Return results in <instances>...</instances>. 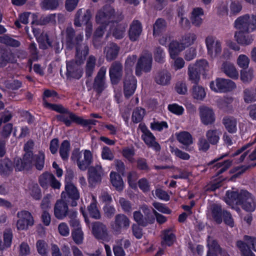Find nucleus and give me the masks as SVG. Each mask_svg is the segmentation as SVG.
I'll return each instance as SVG.
<instances>
[{
    "instance_id": "nucleus-1",
    "label": "nucleus",
    "mask_w": 256,
    "mask_h": 256,
    "mask_svg": "<svg viewBox=\"0 0 256 256\" xmlns=\"http://www.w3.org/2000/svg\"><path fill=\"white\" fill-rule=\"evenodd\" d=\"M226 196L225 202L230 206H240L243 210L249 212H254L256 209L254 198L246 190L228 191Z\"/></svg>"
},
{
    "instance_id": "nucleus-2",
    "label": "nucleus",
    "mask_w": 256,
    "mask_h": 256,
    "mask_svg": "<svg viewBox=\"0 0 256 256\" xmlns=\"http://www.w3.org/2000/svg\"><path fill=\"white\" fill-rule=\"evenodd\" d=\"M83 36L78 34L75 36V31L72 27L68 28L66 30V46L68 48L72 50L75 48L76 56L86 58L89 53V48L88 44L82 42Z\"/></svg>"
},
{
    "instance_id": "nucleus-3",
    "label": "nucleus",
    "mask_w": 256,
    "mask_h": 256,
    "mask_svg": "<svg viewBox=\"0 0 256 256\" xmlns=\"http://www.w3.org/2000/svg\"><path fill=\"white\" fill-rule=\"evenodd\" d=\"M123 18L121 13L116 16L114 8L106 4L97 12L96 21L98 24L106 26L110 22H118L122 20Z\"/></svg>"
},
{
    "instance_id": "nucleus-4",
    "label": "nucleus",
    "mask_w": 256,
    "mask_h": 256,
    "mask_svg": "<svg viewBox=\"0 0 256 256\" xmlns=\"http://www.w3.org/2000/svg\"><path fill=\"white\" fill-rule=\"evenodd\" d=\"M85 59L84 56L76 57L74 60H72L66 62V76L68 78L80 79L82 75V70L80 65Z\"/></svg>"
},
{
    "instance_id": "nucleus-5",
    "label": "nucleus",
    "mask_w": 256,
    "mask_h": 256,
    "mask_svg": "<svg viewBox=\"0 0 256 256\" xmlns=\"http://www.w3.org/2000/svg\"><path fill=\"white\" fill-rule=\"evenodd\" d=\"M71 158L76 160L77 164L82 170H85L89 168L92 162V154L89 150H85L84 152V158H82L81 152L78 150H74L72 153Z\"/></svg>"
},
{
    "instance_id": "nucleus-6",
    "label": "nucleus",
    "mask_w": 256,
    "mask_h": 256,
    "mask_svg": "<svg viewBox=\"0 0 256 256\" xmlns=\"http://www.w3.org/2000/svg\"><path fill=\"white\" fill-rule=\"evenodd\" d=\"M61 198L71 206H76L78 204L77 200L80 198V193L74 184H65L64 191L62 192Z\"/></svg>"
},
{
    "instance_id": "nucleus-7",
    "label": "nucleus",
    "mask_w": 256,
    "mask_h": 256,
    "mask_svg": "<svg viewBox=\"0 0 256 256\" xmlns=\"http://www.w3.org/2000/svg\"><path fill=\"white\" fill-rule=\"evenodd\" d=\"M142 212L145 215V217L140 211H135L133 214L134 220L139 225L144 227L148 226V224H152L155 221V218L152 214L150 210L145 206L141 208Z\"/></svg>"
},
{
    "instance_id": "nucleus-8",
    "label": "nucleus",
    "mask_w": 256,
    "mask_h": 256,
    "mask_svg": "<svg viewBox=\"0 0 256 256\" xmlns=\"http://www.w3.org/2000/svg\"><path fill=\"white\" fill-rule=\"evenodd\" d=\"M152 58L151 54H146L138 60L136 67V74L141 76L142 72H148L152 70Z\"/></svg>"
},
{
    "instance_id": "nucleus-9",
    "label": "nucleus",
    "mask_w": 256,
    "mask_h": 256,
    "mask_svg": "<svg viewBox=\"0 0 256 256\" xmlns=\"http://www.w3.org/2000/svg\"><path fill=\"white\" fill-rule=\"evenodd\" d=\"M210 88L215 92H226L235 88L236 85L230 80L218 78L216 79L215 82H210Z\"/></svg>"
},
{
    "instance_id": "nucleus-10",
    "label": "nucleus",
    "mask_w": 256,
    "mask_h": 256,
    "mask_svg": "<svg viewBox=\"0 0 256 256\" xmlns=\"http://www.w3.org/2000/svg\"><path fill=\"white\" fill-rule=\"evenodd\" d=\"M88 182L90 186H95L102 182L104 172L100 165L96 164L95 166H91L88 168Z\"/></svg>"
},
{
    "instance_id": "nucleus-11",
    "label": "nucleus",
    "mask_w": 256,
    "mask_h": 256,
    "mask_svg": "<svg viewBox=\"0 0 256 256\" xmlns=\"http://www.w3.org/2000/svg\"><path fill=\"white\" fill-rule=\"evenodd\" d=\"M18 220L16 222V228L18 230H26L29 226L34 224V218L32 214L27 210H22L16 214Z\"/></svg>"
},
{
    "instance_id": "nucleus-12",
    "label": "nucleus",
    "mask_w": 256,
    "mask_h": 256,
    "mask_svg": "<svg viewBox=\"0 0 256 256\" xmlns=\"http://www.w3.org/2000/svg\"><path fill=\"white\" fill-rule=\"evenodd\" d=\"M123 74V66L118 61L113 62L109 68V75L112 85H116L120 81Z\"/></svg>"
},
{
    "instance_id": "nucleus-13",
    "label": "nucleus",
    "mask_w": 256,
    "mask_h": 256,
    "mask_svg": "<svg viewBox=\"0 0 256 256\" xmlns=\"http://www.w3.org/2000/svg\"><path fill=\"white\" fill-rule=\"evenodd\" d=\"M123 82L124 96L126 98H129L135 92L136 80L131 72H126Z\"/></svg>"
},
{
    "instance_id": "nucleus-14",
    "label": "nucleus",
    "mask_w": 256,
    "mask_h": 256,
    "mask_svg": "<svg viewBox=\"0 0 256 256\" xmlns=\"http://www.w3.org/2000/svg\"><path fill=\"white\" fill-rule=\"evenodd\" d=\"M205 42L208 54L212 58H214L220 54L221 43L220 41L216 40L215 37L209 36L206 38Z\"/></svg>"
},
{
    "instance_id": "nucleus-15",
    "label": "nucleus",
    "mask_w": 256,
    "mask_h": 256,
    "mask_svg": "<svg viewBox=\"0 0 256 256\" xmlns=\"http://www.w3.org/2000/svg\"><path fill=\"white\" fill-rule=\"evenodd\" d=\"M39 183L42 187L47 188L48 186L54 189H60V183L54 175L49 172H44L39 177Z\"/></svg>"
},
{
    "instance_id": "nucleus-16",
    "label": "nucleus",
    "mask_w": 256,
    "mask_h": 256,
    "mask_svg": "<svg viewBox=\"0 0 256 256\" xmlns=\"http://www.w3.org/2000/svg\"><path fill=\"white\" fill-rule=\"evenodd\" d=\"M139 127L143 133L142 138L146 144L158 152L160 150V145L155 141V137L148 130L146 126L140 124Z\"/></svg>"
},
{
    "instance_id": "nucleus-17",
    "label": "nucleus",
    "mask_w": 256,
    "mask_h": 256,
    "mask_svg": "<svg viewBox=\"0 0 256 256\" xmlns=\"http://www.w3.org/2000/svg\"><path fill=\"white\" fill-rule=\"evenodd\" d=\"M17 59L12 51L4 46L0 47V68H4L8 64L16 63Z\"/></svg>"
},
{
    "instance_id": "nucleus-18",
    "label": "nucleus",
    "mask_w": 256,
    "mask_h": 256,
    "mask_svg": "<svg viewBox=\"0 0 256 256\" xmlns=\"http://www.w3.org/2000/svg\"><path fill=\"white\" fill-rule=\"evenodd\" d=\"M106 68L102 67L98 70L96 76L95 77L93 84V89L100 94L106 88L105 75Z\"/></svg>"
},
{
    "instance_id": "nucleus-19",
    "label": "nucleus",
    "mask_w": 256,
    "mask_h": 256,
    "mask_svg": "<svg viewBox=\"0 0 256 256\" xmlns=\"http://www.w3.org/2000/svg\"><path fill=\"white\" fill-rule=\"evenodd\" d=\"M202 122L204 125L212 124L215 121V114L212 108L201 106L198 108Z\"/></svg>"
},
{
    "instance_id": "nucleus-20",
    "label": "nucleus",
    "mask_w": 256,
    "mask_h": 256,
    "mask_svg": "<svg viewBox=\"0 0 256 256\" xmlns=\"http://www.w3.org/2000/svg\"><path fill=\"white\" fill-rule=\"evenodd\" d=\"M130 222L128 218L124 214H118L114 218V222L112 228L118 234H120L122 228H128Z\"/></svg>"
},
{
    "instance_id": "nucleus-21",
    "label": "nucleus",
    "mask_w": 256,
    "mask_h": 256,
    "mask_svg": "<svg viewBox=\"0 0 256 256\" xmlns=\"http://www.w3.org/2000/svg\"><path fill=\"white\" fill-rule=\"evenodd\" d=\"M251 32L238 30L234 34L236 41L238 44L244 46L251 44L254 40V35L250 34Z\"/></svg>"
},
{
    "instance_id": "nucleus-22",
    "label": "nucleus",
    "mask_w": 256,
    "mask_h": 256,
    "mask_svg": "<svg viewBox=\"0 0 256 256\" xmlns=\"http://www.w3.org/2000/svg\"><path fill=\"white\" fill-rule=\"evenodd\" d=\"M92 232L97 239L105 240L108 237L106 226L100 222H95L92 224Z\"/></svg>"
},
{
    "instance_id": "nucleus-23",
    "label": "nucleus",
    "mask_w": 256,
    "mask_h": 256,
    "mask_svg": "<svg viewBox=\"0 0 256 256\" xmlns=\"http://www.w3.org/2000/svg\"><path fill=\"white\" fill-rule=\"evenodd\" d=\"M178 140L182 144L181 148L186 151L190 152L194 150L193 146L190 145L193 143L192 135L187 132H182L176 135Z\"/></svg>"
},
{
    "instance_id": "nucleus-24",
    "label": "nucleus",
    "mask_w": 256,
    "mask_h": 256,
    "mask_svg": "<svg viewBox=\"0 0 256 256\" xmlns=\"http://www.w3.org/2000/svg\"><path fill=\"white\" fill-rule=\"evenodd\" d=\"M142 30V24L138 20H134L130 26L128 36L130 40L135 42L139 38Z\"/></svg>"
},
{
    "instance_id": "nucleus-25",
    "label": "nucleus",
    "mask_w": 256,
    "mask_h": 256,
    "mask_svg": "<svg viewBox=\"0 0 256 256\" xmlns=\"http://www.w3.org/2000/svg\"><path fill=\"white\" fill-rule=\"evenodd\" d=\"M14 168L13 162L8 158H4L0 160V176L8 177L11 175Z\"/></svg>"
},
{
    "instance_id": "nucleus-26",
    "label": "nucleus",
    "mask_w": 256,
    "mask_h": 256,
    "mask_svg": "<svg viewBox=\"0 0 256 256\" xmlns=\"http://www.w3.org/2000/svg\"><path fill=\"white\" fill-rule=\"evenodd\" d=\"M68 203L62 200L56 202L54 207V214L58 219L62 220L67 216Z\"/></svg>"
},
{
    "instance_id": "nucleus-27",
    "label": "nucleus",
    "mask_w": 256,
    "mask_h": 256,
    "mask_svg": "<svg viewBox=\"0 0 256 256\" xmlns=\"http://www.w3.org/2000/svg\"><path fill=\"white\" fill-rule=\"evenodd\" d=\"M120 50V47L115 43L112 42L108 44L104 49L106 60L110 62L116 58Z\"/></svg>"
},
{
    "instance_id": "nucleus-28",
    "label": "nucleus",
    "mask_w": 256,
    "mask_h": 256,
    "mask_svg": "<svg viewBox=\"0 0 256 256\" xmlns=\"http://www.w3.org/2000/svg\"><path fill=\"white\" fill-rule=\"evenodd\" d=\"M171 80V74L170 72L166 70H159L155 76L154 81L160 85L166 86L170 83Z\"/></svg>"
},
{
    "instance_id": "nucleus-29",
    "label": "nucleus",
    "mask_w": 256,
    "mask_h": 256,
    "mask_svg": "<svg viewBox=\"0 0 256 256\" xmlns=\"http://www.w3.org/2000/svg\"><path fill=\"white\" fill-rule=\"evenodd\" d=\"M221 70L228 76L232 79H238V72L234 64L229 62H224L222 63Z\"/></svg>"
},
{
    "instance_id": "nucleus-30",
    "label": "nucleus",
    "mask_w": 256,
    "mask_h": 256,
    "mask_svg": "<svg viewBox=\"0 0 256 256\" xmlns=\"http://www.w3.org/2000/svg\"><path fill=\"white\" fill-rule=\"evenodd\" d=\"M167 24L166 21L161 18L156 20L153 25V35L154 37L162 35L166 30Z\"/></svg>"
},
{
    "instance_id": "nucleus-31",
    "label": "nucleus",
    "mask_w": 256,
    "mask_h": 256,
    "mask_svg": "<svg viewBox=\"0 0 256 256\" xmlns=\"http://www.w3.org/2000/svg\"><path fill=\"white\" fill-rule=\"evenodd\" d=\"M222 123L226 129L230 133H234L236 132V120L233 116H226L222 120Z\"/></svg>"
},
{
    "instance_id": "nucleus-32",
    "label": "nucleus",
    "mask_w": 256,
    "mask_h": 256,
    "mask_svg": "<svg viewBox=\"0 0 256 256\" xmlns=\"http://www.w3.org/2000/svg\"><path fill=\"white\" fill-rule=\"evenodd\" d=\"M70 118L73 121L78 124L82 125L84 127H88V130L91 128L90 126L96 125V122H98L96 120H85L81 117H79L76 116L74 113L70 114Z\"/></svg>"
},
{
    "instance_id": "nucleus-33",
    "label": "nucleus",
    "mask_w": 256,
    "mask_h": 256,
    "mask_svg": "<svg viewBox=\"0 0 256 256\" xmlns=\"http://www.w3.org/2000/svg\"><path fill=\"white\" fill-rule=\"evenodd\" d=\"M221 134L222 132L218 129H210L206 132V136L211 144L215 146L218 144Z\"/></svg>"
},
{
    "instance_id": "nucleus-34",
    "label": "nucleus",
    "mask_w": 256,
    "mask_h": 256,
    "mask_svg": "<svg viewBox=\"0 0 256 256\" xmlns=\"http://www.w3.org/2000/svg\"><path fill=\"white\" fill-rule=\"evenodd\" d=\"M182 44V42L176 41H173L170 44L169 52L171 58H176L180 52L185 48Z\"/></svg>"
},
{
    "instance_id": "nucleus-35",
    "label": "nucleus",
    "mask_w": 256,
    "mask_h": 256,
    "mask_svg": "<svg viewBox=\"0 0 256 256\" xmlns=\"http://www.w3.org/2000/svg\"><path fill=\"white\" fill-rule=\"evenodd\" d=\"M210 211L214 220L218 224L222 222V206L220 204H214L211 206Z\"/></svg>"
},
{
    "instance_id": "nucleus-36",
    "label": "nucleus",
    "mask_w": 256,
    "mask_h": 256,
    "mask_svg": "<svg viewBox=\"0 0 256 256\" xmlns=\"http://www.w3.org/2000/svg\"><path fill=\"white\" fill-rule=\"evenodd\" d=\"M188 74L189 80L194 84H198L200 80V76L202 73L196 68V66L193 64H190L188 68Z\"/></svg>"
},
{
    "instance_id": "nucleus-37",
    "label": "nucleus",
    "mask_w": 256,
    "mask_h": 256,
    "mask_svg": "<svg viewBox=\"0 0 256 256\" xmlns=\"http://www.w3.org/2000/svg\"><path fill=\"white\" fill-rule=\"evenodd\" d=\"M111 183L116 190L122 191L124 187V184L121 176L116 172H111L110 174Z\"/></svg>"
},
{
    "instance_id": "nucleus-38",
    "label": "nucleus",
    "mask_w": 256,
    "mask_h": 256,
    "mask_svg": "<svg viewBox=\"0 0 256 256\" xmlns=\"http://www.w3.org/2000/svg\"><path fill=\"white\" fill-rule=\"evenodd\" d=\"M96 61V58L93 55L90 56L88 58L85 66L86 76L91 77L92 76L95 70Z\"/></svg>"
},
{
    "instance_id": "nucleus-39",
    "label": "nucleus",
    "mask_w": 256,
    "mask_h": 256,
    "mask_svg": "<svg viewBox=\"0 0 256 256\" xmlns=\"http://www.w3.org/2000/svg\"><path fill=\"white\" fill-rule=\"evenodd\" d=\"M204 15L203 10L200 8H194L192 12L191 20L192 24L199 26L202 23L201 16Z\"/></svg>"
},
{
    "instance_id": "nucleus-40",
    "label": "nucleus",
    "mask_w": 256,
    "mask_h": 256,
    "mask_svg": "<svg viewBox=\"0 0 256 256\" xmlns=\"http://www.w3.org/2000/svg\"><path fill=\"white\" fill-rule=\"evenodd\" d=\"M39 42H44L48 44L50 46H54L56 52L58 53L62 50L63 44H60V42H56L54 46L52 45V42L50 41L47 33L42 32L38 38Z\"/></svg>"
},
{
    "instance_id": "nucleus-41",
    "label": "nucleus",
    "mask_w": 256,
    "mask_h": 256,
    "mask_svg": "<svg viewBox=\"0 0 256 256\" xmlns=\"http://www.w3.org/2000/svg\"><path fill=\"white\" fill-rule=\"evenodd\" d=\"M0 43L11 47L17 48L20 46V42L13 38L8 34L0 36Z\"/></svg>"
},
{
    "instance_id": "nucleus-42",
    "label": "nucleus",
    "mask_w": 256,
    "mask_h": 256,
    "mask_svg": "<svg viewBox=\"0 0 256 256\" xmlns=\"http://www.w3.org/2000/svg\"><path fill=\"white\" fill-rule=\"evenodd\" d=\"M70 146V142L67 140H64L60 144V154L64 160H66L68 158Z\"/></svg>"
},
{
    "instance_id": "nucleus-43",
    "label": "nucleus",
    "mask_w": 256,
    "mask_h": 256,
    "mask_svg": "<svg viewBox=\"0 0 256 256\" xmlns=\"http://www.w3.org/2000/svg\"><path fill=\"white\" fill-rule=\"evenodd\" d=\"M248 244L242 240H238L236 242V246L240 250L242 256H255Z\"/></svg>"
},
{
    "instance_id": "nucleus-44",
    "label": "nucleus",
    "mask_w": 256,
    "mask_h": 256,
    "mask_svg": "<svg viewBox=\"0 0 256 256\" xmlns=\"http://www.w3.org/2000/svg\"><path fill=\"white\" fill-rule=\"evenodd\" d=\"M248 244L242 240H238L236 242V246L240 250L242 256H255Z\"/></svg>"
},
{
    "instance_id": "nucleus-45",
    "label": "nucleus",
    "mask_w": 256,
    "mask_h": 256,
    "mask_svg": "<svg viewBox=\"0 0 256 256\" xmlns=\"http://www.w3.org/2000/svg\"><path fill=\"white\" fill-rule=\"evenodd\" d=\"M176 240L175 235L170 230H166L164 231L163 240L162 242V244L164 246L166 244L168 246H171Z\"/></svg>"
},
{
    "instance_id": "nucleus-46",
    "label": "nucleus",
    "mask_w": 256,
    "mask_h": 256,
    "mask_svg": "<svg viewBox=\"0 0 256 256\" xmlns=\"http://www.w3.org/2000/svg\"><path fill=\"white\" fill-rule=\"evenodd\" d=\"M34 165L38 170H42L44 165V154L42 152H40L34 158Z\"/></svg>"
},
{
    "instance_id": "nucleus-47",
    "label": "nucleus",
    "mask_w": 256,
    "mask_h": 256,
    "mask_svg": "<svg viewBox=\"0 0 256 256\" xmlns=\"http://www.w3.org/2000/svg\"><path fill=\"white\" fill-rule=\"evenodd\" d=\"M127 26L126 24H120L114 29L112 31V36L116 39L120 40L122 38L126 32V29Z\"/></svg>"
},
{
    "instance_id": "nucleus-48",
    "label": "nucleus",
    "mask_w": 256,
    "mask_h": 256,
    "mask_svg": "<svg viewBox=\"0 0 256 256\" xmlns=\"http://www.w3.org/2000/svg\"><path fill=\"white\" fill-rule=\"evenodd\" d=\"M145 114L144 109L138 107L136 108L132 112V119L134 122L138 123L140 122Z\"/></svg>"
},
{
    "instance_id": "nucleus-49",
    "label": "nucleus",
    "mask_w": 256,
    "mask_h": 256,
    "mask_svg": "<svg viewBox=\"0 0 256 256\" xmlns=\"http://www.w3.org/2000/svg\"><path fill=\"white\" fill-rule=\"evenodd\" d=\"M192 88V96L194 98L202 100L206 96V92L204 88L198 86V84H194Z\"/></svg>"
},
{
    "instance_id": "nucleus-50",
    "label": "nucleus",
    "mask_w": 256,
    "mask_h": 256,
    "mask_svg": "<svg viewBox=\"0 0 256 256\" xmlns=\"http://www.w3.org/2000/svg\"><path fill=\"white\" fill-rule=\"evenodd\" d=\"M59 6L58 0H44L41 4V7L46 10H54Z\"/></svg>"
},
{
    "instance_id": "nucleus-51",
    "label": "nucleus",
    "mask_w": 256,
    "mask_h": 256,
    "mask_svg": "<svg viewBox=\"0 0 256 256\" xmlns=\"http://www.w3.org/2000/svg\"><path fill=\"white\" fill-rule=\"evenodd\" d=\"M154 60L158 63L162 64L164 62L165 53L160 46L156 47L153 52Z\"/></svg>"
},
{
    "instance_id": "nucleus-52",
    "label": "nucleus",
    "mask_w": 256,
    "mask_h": 256,
    "mask_svg": "<svg viewBox=\"0 0 256 256\" xmlns=\"http://www.w3.org/2000/svg\"><path fill=\"white\" fill-rule=\"evenodd\" d=\"M36 247L38 253L42 256H47L48 254V244L42 240H38L36 243Z\"/></svg>"
},
{
    "instance_id": "nucleus-53",
    "label": "nucleus",
    "mask_w": 256,
    "mask_h": 256,
    "mask_svg": "<svg viewBox=\"0 0 256 256\" xmlns=\"http://www.w3.org/2000/svg\"><path fill=\"white\" fill-rule=\"evenodd\" d=\"M45 104L50 109L54 110L58 112L60 114H68L69 118L70 114L72 113V112H70L68 108L64 107L62 104H52L48 102H46Z\"/></svg>"
},
{
    "instance_id": "nucleus-54",
    "label": "nucleus",
    "mask_w": 256,
    "mask_h": 256,
    "mask_svg": "<svg viewBox=\"0 0 256 256\" xmlns=\"http://www.w3.org/2000/svg\"><path fill=\"white\" fill-rule=\"evenodd\" d=\"M72 236L74 242L77 244H80L83 242L84 233L81 228L73 230L72 232Z\"/></svg>"
},
{
    "instance_id": "nucleus-55",
    "label": "nucleus",
    "mask_w": 256,
    "mask_h": 256,
    "mask_svg": "<svg viewBox=\"0 0 256 256\" xmlns=\"http://www.w3.org/2000/svg\"><path fill=\"white\" fill-rule=\"evenodd\" d=\"M196 39V36L194 34L189 33L186 34L182 38V44L184 46V48L192 44Z\"/></svg>"
},
{
    "instance_id": "nucleus-56",
    "label": "nucleus",
    "mask_w": 256,
    "mask_h": 256,
    "mask_svg": "<svg viewBox=\"0 0 256 256\" xmlns=\"http://www.w3.org/2000/svg\"><path fill=\"white\" fill-rule=\"evenodd\" d=\"M193 64L196 66L197 69L203 74H204L208 70V63L206 60H200L196 61V62Z\"/></svg>"
},
{
    "instance_id": "nucleus-57",
    "label": "nucleus",
    "mask_w": 256,
    "mask_h": 256,
    "mask_svg": "<svg viewBox=\"0 0 256 256\" xmlns=\"http://www.w3.org/2000/svg\"><path fill=\"white\" fill-rule=\"evenodd\" d=\"M88 210L90 216L92 218L96 220H98L100 218V214L96 203L92 202L88 206Z\"/></svg>"
},
{
    "instance_id": "nucleus-58",
    "label": "nucleus",
    "mask_w": 256,
    "mask_h": 256,
    "mask_svg": "<svg viewBox=\"0 0 256 256\" xmlns=\"http://www.w3.org/2000/svg\"><path fill=\"white\" fill-rule=\"evenodd\" d=\"M120 204L122 210L127 214H130L132 212V204L131 202L124 198H120L119 200Z\"/></svg>"
},
{
    "instance_id": "nucleus-59",
    "label": "nucleus",
    "mask_w": 256,
    "mask_h": 256,
    "mask_svg": "<svg viewBox=\"0 0 256 256\" xmlns=\"http://www.w3.org/2000/svg\"><path fill=\"white\" fill-rule=\"evenodd\" d=\"M207 246L208 248V250L214 253H217L218 250H220V247L216 240H213L210 236L208 238Z\"/></svg>"
},
{
    "instance_id": "nucleus-60",
    "label": "nucleus",
    "mask_w": 256,
    "mask_h": 256,
    "mask_svg": "<svg viewBox=\"0 0 256 256\" xmlns=\"http://www.w3.org/2000/svg\"><path fill=\"white\" fill-rule=\"evenodd\" d=\"M197 144L200 151L206 152L210 148V144L208 142L206 138H205L203 137H200L198 138Z\"/></svg>"
},
{
    "instance_id": "nucleus-61",
    "label": "nucleus",
    "mask_w": 256,
    "mask_h": 256,
    "mask_svg": "<svg viewBox=\"0 0 256 256\" xmlns=\"http://www.w3.org/2000/svg\"><path fill=\"white\" fill-rule=\"evenodd\" d=\"M170 148L171 152L174 154L178 158L183 160H188L190 159V156L188 153L185 152L178 148H174V147L172 146H170Z\"/></svg>"
},
{
    "instance_id": "nucleus-62",
    "label": "nucleus",
    "mask_w": 256,
    "mask_h": 256,
    "mask_svg": "<svg viewBox=\"0 0 256 256\" xmlns=\"http://www.w3.org/2000/svg\"><path fill=\"white\" fill-rule=\"evenodd\" d=\"M34 158L33 153L28 152L25 153L23 156L22 158V160L24 162V164H25L28 170L32 166Z\"/></svg>"
},
{
    "instance_id": "nucleus-63",
    "label": "nucleus",
    "mask_w": 256,
    "mask_h": 256,
    "mask_svg": "<svg viewBox=\"0 0 256 256\" xmlns=\"http://www.w3.org/2000/svg\"><path fill=\"white\" fill-rule=\"evenodd\" d=\"M250 60L244 54H240L237 60V64L238 66L243 70L247 68L248 66Z\"/></svg>"
},
{
    "instance_id": "nucleus-64",
    "label": "nucleus",
    "mask_w": 256,
    "mask_h": 256,
    "mask_svg": "<svg viewBox=\"0 0 256 256\" xmlns=\"http://www.w3.org/2000/svg\"><path fill=\"white\" fill-rule=\"evenodd\" d=\"M244 99L246 103H250L256 100V96L250 90L246 88L244 91Z\"/></svg>"
}]
</instances>
